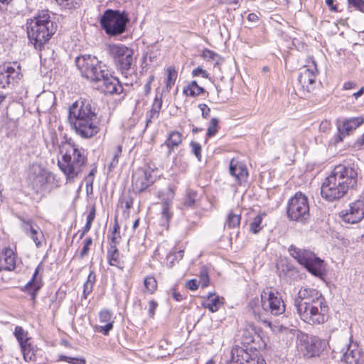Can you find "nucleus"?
<instances>
[{"instance_id": "nucleus-25", "label": "nucleus", "mask_w": 364, "mask_h": 364, "mask_svg": "<svg viewBox=\"0 0 364 364\" xmlns=\"http://www.w3.org/2000/svg\"><path fill=\"white\" fill-rule=\"evenodd\" d=\"M229 171L230 173L238 181L247 178L248 176L245 165L234 159L230 161Z\"/></svg>"}, {"instance_id": "nucleus-42", "label": "nucleus", "mask_w": 364, "mask_h": 364, "mask_svg": "<svg viewBox=\"0 0 364 364\" xmlns=\"http://www.w3.org/2000/svg\"><path fill=\"white\" fill-rule=\"evenodd\" d=\"M219 119L215 117L212 118L207 129V137L211 138L215 136L219 130Z\"/></svg>"}, {"instance_id": "nucleus-55", "label": "nucleus", "mask_w": 364, "mask_h": 364, "mask_svg": "<svg viewBox=\"0 0 364 364\" xmlns=\"http://www.w3.org/2000/svg\"><path fill=\"white\" fill-rule=\"evenodd\" d=\"M198 108L201 111V115L203 118L208 119L210 115V109L205 104H200L198 105Z\"/></svg>"}, {"instance_id": "nucleus-59", "label": "nucleus", "mask_w": 364, "mask_h": 364, "mask_svg": "<svg viewBox=\"0 0 364 364\" xmlns=\"http://www.w3.org/2000/svg\"><path fill=\"white\" fill-rule=\"evenodd\" d=\"M149 315L150 317L153 318L154 316V311H155V309H156V307L158 306V304L156 301H154V300H151L149 302Z\"/></svg>"}, {"instance_id": "nucleus-21", "label": "nucleus", "mask_w": 364, "mask_h": 364, "mask_svg": "<svg viewBox=\"0 0 364 364\" xmlns=\"http://www.w3.org/2000/svg\"><path fill=\"white\" fill-rule=\"evenodd\" d=\"M16 256L10 247L0 251V272L13 271L16 268Z\"/></svg>"}, {"instance_id": "nucleus-3", "label": "nucleus", "mask_w": 364, "mask_h": 364, "mask_svg": "<svg viewBox=\"0 0 364 364\" xmlns=\"http://www.w3.org/2000/svg\"><path fill=\"white\" fill-rule=\"evenodd\" d=\"M60 150L62 158L58 160V166L65 176L66 183H74L87 161L85 150L70 138L62 142Z\"/></svg>"}, {"instance_id": "nucleus-52", "label": "nucleus", "mask_w": 364, "mask_h": 364, "mask_svg": "<svg viewBox=\"0 0 364 364\" xmlns=\"http://www.w3.org/2000/svg\"><path fill=\"white\" fill-rule=\"evenodd\" d=\"M349 6L354 7L356 10L364 13V0H348Z\"/></svg>"}, {"instance_id": "nucleus-49", "label": "nucleus", "mask_w": 364, "mask_h": 364, "mask_svg": "<svg viewBox=\"0 0 364 364\" xmlns=\"http://www.w3.org/2000/svg\"><path fill=\"white\" fill-rule=\"evenodd\" d=\"M202 57L203 59L210 61V60H216V64H218V60L217 59L220 58L218 54L215 52L210 50L208 48H205L202 53Z\"/></svg>"}, {"instance_id": "nucleus-47", "label": "nucleus", "mask_w": 364, "mask_h": 364, "mask_svg": "<svg viewBox=\"0 0 364 364\" xmlns=\"http://www.w3.org/2000/svg\"><path fill=\"white\" fill-rule=\"evenodd\" d=\"M11 83L4 66L0 67V88H6Z\"/></svg>"}, {"instance_id": "nucleus-31", "label": "nucleus", "mask_w": 364, "mask_h": 364, "mask_svg": "<svg viewBox=\"0 0 364 364\" xmlns=\"http://www.w3.org/2000/svg\"><path fill=\"white\" fill-rule=\"evenodd\" d=\"M364 123V117H352L343 122V129L346 135Z\"/></svg>"}, {"instance_id": "nucleus-20", "label": "nucleus", "mask_w": 364, "mask_h": 364, "mask_svg": "<svg viewBox=\"0 0 364 364\" xmlns=\"http://www.w3.org/2000/svg\"><path fill=\"white\" fill-rule=\"evenodd\" d=\"M43 270V267L42 264L40 263L36 268L31 279L23 288V290L28 292L33 301H36L38 292L43 285L42 278L38 277L39 272Z\"/></svg>"}, {"instance_id": "nucleus-56", "label": "nucleus", "mask_w": 364, "mask_h": 364, "mask_svg": "<svg viewBox=\"0 0 364 364\" xmlns=\"http://www.w3.org/2000/svg\"><path fill=\"white\" fill-rule=\"evenodd\" d=\"M95 215H96V208H95V205H93L91 207L89 214L87 216V221H86L87 225L92 226V223L95 218Z\"/></svg>"}, {"instance_id": "nucleus-2", "label": "nucleus", "mask_w": 364, "mask_h": 364, "mask_svg": "<svg viewBox=\"0 0 364 364\" xmlns=\"http://www.w3.org/2000/svg\"><path fill=\"white\" fill-rule=\"evenodd\" d=\"M68 120L75 132L88 139L100 131L97 107L92 100L80 98L69 107Z\"/></svg>"}, {"instance_id": "nucleus-23", "label": "nucleus", "mask_w": 364, "mask_h": 364, "mask_svg": "<svg viewBox=\"0 0 364 364\" xmlns=\"http://www.w3.org/2000/svg\"><path fill=\"white\" fill-rule=\"evenodd\" d=\"M21 228L25 232V234L29 236L32 240L35 242L37 247H39L41 245V240L38 238L40 230L39 227L36 224H33L31 220H22ZM40 235L42 236L43 234L41 232Z\"/></svg>"}, {"instance_id": "nucleus-29", "label": "nucleus", "mask_w": 364, "mask_h": 364, "mask_svg": "<svg viewBox=\"0 0 364 364\" xmlns=\"http://www.w3.org/2000/svg\"><path fill=\"white\" fill-rule=\"evenodd\" d=\"M162 107V99L156 95L154 100L151 109L146 113V127H148L152 122V119H156L159 117L160 111Z\"/></svg>"}, {"instance_id": "nucleus-5", "label": "nucleus", "mask_w": 364, "mask_h": 364, "mask_svg": "<svg viewBox=\"0 0 364 364\" xmlns=\"http://www.w3.org/2000/svg\"><path fill=\"white\" fill-rule=\"evenodd\" d=\"M134 50L123 44H112L109 46V55L117 68L127 80L126 85H132L133 77L136 74V66L134 60Z\"/></svg>"}, {"instance_id": "nucleus-48", "label": "nucleus", "mask_w": 364, "mask_h": 364, "mask_svg": "<svg viewBox=\"0 0 364 364\" xmlns=\"http://www.w3.org/2000/svg\"><path fill=\"white\" fill-rule=\"evenodd\" d=\"M92 239L90 237L85 238L83 242V247L79 253V257L82 259L88 255L90 246L92 245Z\"/></svg>"}, {"instance_id": "nucleus-38", "label": "nucleus", "mask_w": 364, "mask_h": 364, "mask_svg": "<svg viewBox=\"0 0 364 364\" xmlns=\"http://www.w3.org/2000/svg\"><path fill=\"white\" fill-rule=\"evenodd\" d=\"M171 204L172 200L170 199L164 200L162 202L161 220H164V225L165 223L168 224L172 217V213L170 211Z\"/></svg>"}, {"instance_id": "nucleus-9", "label": "nucleus", "mask_w": 364, "mask_h": 364, "mask_svg": "<svg viewBox=\"0 0 364 364\" xmlns=\"http://www.w3.org/2000/svg\"><path fill=\"white\" fill-rule=\"evenodd\" d=\"M287 215L289 220L306 224L310 218L308 198L301 192H296L288 200Z\"/></svg>"}, {"instance_id": "nucleus-13", "label": "nucleus", "mask_w": 364, "mask_h": 364, "mask_svg": "<svg viewBox=\"0 0 364 364\" xmlns=\"http://www.w3.org/2000/svg\"><path fill=\"white\" fill-rule=\"evenodd\" d=\"M298 339L297 348L304 357L310 358L320 355L323 343L318 337L301 333Z\"/></svg>"}, {"instance_id": "nucleus-63", "label": "nucleus", "mask_w": 364, "mask_h": 364, "mask_svg": "<svg viewBox=\"0 0 364 364\" xmlns=\"http://www.w3.org/2000/svg\"><path fill=\"white\" fill-rule=\"evenodd\" d=\"M355 144L358 147L359 149L364 148V132L362 136L358 138Z\"/></svg>"}, {"instance_id": "nucleus-6", "label": "nucleus", "mask_w": 364, "mask_h": 364, "mask_svg": "<svg viewBox=\"0 0 364 364\" xmlns=\"http://www.w3.org/2000/svg\"><path fill=\"white\" fill-rule=\"evenodd\" d=\"M75 65L81 76L92 83H98L109 70L107 65L92 55H82L75 58Z\"/></svg>"}, {"instance_id": "nucleus-4", "label": "nucleus", "mask_w": 364, "mask_h": 364, "mask_svg": "<svg viewBox=\"0 0 364 364\" xmlns=\"http://www.w3.org/2000/svg\"><path fill=\"white\" fill-rule=\"evenodd\" d=\"M57 23L50 19L48 10L40 11L27 27V34L30 42L36 50H41L56 32Z\"/></svg>"}, {"instance_id": "nucleus-8", "label": "nucleus", "mask_w": 364, "mask_h": 364, "mask_svg": "<svg viewBox=\"0 0 364 364\" xmlns=\"http://www.w3.org/2000/svg\"><path fill=\"white\" fill-rule=\"evenodd\" d=\"M288 251L291 256L303 265L308 272L318 278H323L326 274L324 262L314 252L299 249L293 245L289 247Z\"/></svg>"}, {"instance_id": "nucleus-37", "label": "nucleus", "mask_w": 364, "mask_h": 364, "mask_svg": "<svg viewBox=\"0 0 364 364\" xmlns=\"http://www.w3.org/2000/svg\"><path fill=\"white\" fill-rule=\"evenodd\" d=\"M14 336L18 341L20 347L30 341L31 338L28 336V332L19 326H16L14 329Z\"/></svg>"}, {"instance_id": "nucleus-62", "label": "nucleus", "mask_w": 364, "mask_h": 364, "mask_svg": "<svg viewBox=\"0 0 364 364\" xmlns=\"http://www.w3.org/2000/svg\"><path fill=\"white\" fill-rule=\"evenodd\" d=\"M346 132L343 130L341 131V129H338V133L335 136V142L336 143H339L341 141H343V136H345Z\"/></svg>"}, {"instance_id": "nucleus-36", "label": "nucleus", "mask_w": 364, "mask_h": 364, "mask_svg": "<svg viewBox=\"0 0 364 364\" xmlns=\"http://www.w3.org/2000/svg\"><path fill=\"white\" fill-rule=\"evenodd\" d=\"M241 220L240 214L235 213L232 211H230L228 215L225 223L224 228H235L239 226Z\"/></svg>"}, {"instance_id": "nucleus-11", "label": "nucleus", "mask_w": 364, "mask_h": 364, "mask_svg": "<svg viewBox=\"0 0 364 364\" xmlns=\"http://www.w3.org/2000/svg\"><path fill=\"white\" fill-rule=\"evenodd\" d=\"M318 70L316 61L312 58L311 65H305L300 70L297 80V90L301 97H306L307 94L313 92L316 85Z\"/></svg>"}, {"instance_id": "nucleus-15", "label": "nucleus", "mask_w": 364, "mask_h": 364, "mask_svg": "<svg viewBox=\"0 0 364 364\" xmlns=\"http://www.w3.org/2000/svg\"><path fill=\"white\" fill-rule=\"evenodd\" d=\"M341 220L348 224H355L364 218V198H360L349 204L348 208L339 213Z\"/></svg>"}, {"instance_id": "nucleus-22", "label": "nucleus", "mask_w": 364, "mask_h": 364, "mask_svg": "<svg viewBox=\"0 0 364 364\" xmlns=\"http://www.w3.org/2000/svg\"><path fill=\"white\" fill-rule=\"evenodd\" d=\"M250 311L254 316L255 319L261 321L266 323V311L264 306H263V301L262 296L260 299L259 298H255L250 301L248 304Z\"/></svg>"}, {"instance_id": "nucleus-34", "label": "nucleus", "mask_w": 364, "mask_h": 364, "mask_svg": "<svg viewBox=\"0 0 364 364\" xmlns=\"http://www.w3.org/2000/svg\"><path fill=\"white\" fill-rule=\"evenodd\" d=\"M198 192L192 189H188L183 200V205L186 208H194L198 200Z\"/></svg>"}, {"instance_id": "nucleus-50", "label": "nucleus", "mask_w": 364, "mask_h": 364, "mask_svg": "<svg viewBox=\"0 0 364 364\" xmlns=\"http://www.w3.org/2000/svg\"><path fill=\"white\" fill-rule=\"evenodd\" d=\"M210 279L208 273V270L205 268H202L200 271V281L199 284L202 288H205L208 286Z\"/></svg>"}, {"instance_id": "nucleus-16", "label": "nucleus", "mask_w": 364, "mask_h": 364, "mask_svg": "<svg viewBox=\"0 0 364 364\" xmlns=\"http://www.w3.org/2000/svg\"><path fill=\"white\" fill-rule=\"evenodd\" d=\"M154 183V176L149 169L138 168L132 174V186L135 193H142Z\"/></svg>"}, {"instance_id": "nucleus-44", "label": "nucleus", "mask_w": 364, "mask_h": 364, "mask_svg": "<svg viewBox=\"0 0 364 364\" xmlns=\"http://www.w3.org/2000/svg\"><path fill=\"white\" fill-rule=\"evenodd\" d=\"M58 361H64L69 364H86L87 361L82 357H70L65 355H59Z\"/></svg>"}, {"instance_id": "nucleus-45", "label": "nucleus", "mask_w": 364, "mask_h": 364, "mask_svg": "<svg viewBox=\"0 0 364 364\" xmlns=\"http://www.w3.org/2000/svg\"><path fill=\"white\" fill-rule=\"evenodd\" d=\"M111 242L109 244L117 245L119 242V240L121 238L120 236V226L117 222V218L114 219V224L113 226V230L112 231V234L110 236Z\"/></svg>"}, {"instance_id": "nucleus-51", "label": "nucleus", "mask_w": 364, "mask_h": 364, "mask_svg": "<svg viewBox=\"0 0 364 364\" xmlns=\"http://www.w3.org/2000/svg\"><path fill=\"white\" fill-rule=\"evenodd\" d=\"M190 146L191 147L192 153L195 155L197 159L200 161H201V145L194 141H191L190 143Z\"/></svg>"}, {"instance_id": "nucleus-14", "label": "nucleus", "mask_w": 364, "mask_h": 364, "mask_svg": "<svg viewBox=\"0 0 364 364\" xmlns=\"http://www.w3.org/2000/svg\"><path fill=\"white\" fill-rule=\"evenodd\" d=\"M262 300L266 314L270 313L272 315L279 316L285 311V305L279 293L274 291L272 288H266L263 290Z\"/></svg>"}, {"instance_id": "nucleus-33", "label": "nucleus", "mask_w": 364, "mask_h": 364, "mask_svg": "<svg viewBox=\"0 0 364 364\" xmlns=\"http://www.w3.org/2000/svg\"><path fill=\"white\" fill-rule=\"evenodd\" d=\"M21 350L26 361L36 360V349L30 341L21 346Z\"/></svg>"}, {"instance_id": "nucleus-57", "label": "nucleus", "mask_w": 364, "mask_h": 364, "mask_svg": "<svg viewBox=\"0 0 364 364\" xmlns=\"http://www.w3.org/2000/svg\"><path fill=\"white\" fill-rule=\"evenodd\" d=\"M199 282L196 279H190L186 282V287L191 290L195 291L198 289Z\"/></svg>"}, {"instance_id": "nucleus-27", "label": "nucleus", "mask_w": 364, "mask_h": 364, "mask_svg": "<svg viewBox=\"0 0 364 364\" xmlns=\"http://www.w3.org/2000/svg\"><path fill=\"white\" fill-rule=\"evenodd\" d=\"M361 353L358 347L354 345H349L347 350L344 353L343 359L347 364H360Z\"/></svg>"}, {"instance_id": "nucleus-28", "label": "nucleus", "mask_w": 364, "mask_h": 364, "mask_svg": "<svg viewBox=\"0 0 364 364\" xmlns=\"http://www.w3.org/2000/svg\"><path fill=\"white\" fill-rule=\"evenodd\" d=\"M4 66L9 74V77L12 84L17 82L23 76L21 73V68L18 63L13 62L12 64H4Z\"/></svg>"}, {"instance_id": "nucleus-10", "label": "nucleus", "mask_w": 364, "mask_h": 364, "mask_svg": "<svg viewBox=\"0 0 364 364\" xmlns=\"http://www.w3.org/2000/svg\"><path fill=\"white\" fill-rule=\"evenodd\" d=\"M314 303L298 304L295 306L301 320L309 324L323 323L328 318V306L326 301Z\"/></svg>"}, {"instance_id": "nucleus-17", "label": "nucleus", "mask_w": 364, "mask_h": 364, "mask_svg": "<svg viewBox=\"0 0 364 364\" xmlns=\"http://www.w3.org/2000/svg\"><path fill=\"white\" fill-rule=\"evenodd\" d=\"M326 301L322 294L317 289L314 288H309L306 287H302L299 292L298 296L294 301V306L298 304H307V303H315L318 305V301Z\"/></svg>"}, {"instance_id": "nucleus-32", "label": "nucleus", "mask_w": 364, "mask_h": 364, "mask_svg": "<svg viewBox=\"0 0 364 364\" xmlns=\"http://www.w3.org/2000/svg\"><path fill=\"white\" fill-rule=\"evenodd\" d=\"M205 92V90L199 86L196 80L191 82L188 85L185 86L183 90L184 95L192 97H196Z\"/></svg>"}, {"instance_id": "nucleus-7", "label": "nucleus", "mask_w": 364, "mask_h": 364, "mask_svg": "<svg viewBox=\"0 0 364 364\" xmlns=\"http://www.w3.org/2000/svg\"><path fill=\"white\" fill-rule=\"evenodd\" d=\"M129 21L126 11L108 9L100 16V23L107 36H117L127 31Z\"/></svg>"}, {"instance_id": "nucleus-18", "label": "nucleus", "mask_w": 364, "mask_h": 364, "mask_svg": "<svg viewBox=\"0 0 364 364\" xmlns=\"http://www.w3.org/2000/svg\"><path fill=\"white\" fill-rule=\"evenodd\" d=\"M100 82L102 85H100V89L105 94L119 95L123 92L122 83L112 75L111 70L108 71V75H105V77H102Z\"/></svg>"}, {"instance_id": "nucleus-26", "label": "nucleus", "mask_w": 364, "mask_h": 364, "mask_svg": "<svg viewBox=\"0 0 364 364\" xmlns=\"http://www.w3.org/2000/svg\"><path fill=\"white\" fill-rule=\"evenodd\" d=\"M107 259L110 266L117 267L118 268H123V262L120 259V253L117 247V245L109 244L107 250Z\"/></svg>"}, {"instance_id": "nucleus-53", "label": "nucleus", "mask_w": 364, "mask_h": 364, "mask_svg": "<svg viewBox=\"0 0 364 364\" xmlns=\"http://www.w3.org/2000/svg\"><path fill=\"white\" fill-rule=\"evenodd\" d=\"M65 9H75L80 6V4L76 0H65L62 4H58Z\"/></svg>"}, {"instance_id": "nucleus-64", "label": "nucleus", "mask_w": 364, "mask_h": 364, "mask_svg": "<svg viewBox=\"0 0 364 364\" xmlns=\"http://www.w3.org/2000/svg\"><path fill=\"white\" fill-rule=\"evenodd\" d=\"M334 0H326V5L330 8L332 11H337L338 8L336 5H334Z\"/></svg>"}, {"instance_id": "nucleus-39", "label": "nucleus", "mask_w": 364, "mask_h": 364, "mask_svg": "<svg viewBox=\"0 0 364 364\" xmlns=\"http://www.w3.org/2000/svg\"><path fill=\"white\" fill-rule=\"evenodd\" d=\"M177 72L173 67H168L167 69V78L166 82V88L168 92H170L171 89L175 84L177 78Z\"/></svg>"}, {"instance_id": "nucleus-19", "label": "nucleus", "mask_w": 364, "mask_h": 364, "mask_svg": "<svg viewBox=\"0 0 364 364\" xmlns=\"http://www.w3.org/2000/svg\"><path fill=\"white\" fill-rule=\"evenodd\" d=\"M183 141L181 132L173 130L168 132L165 141L160 146L161 151L166 158H169L175 149L178 148Z\"/></svg>"}, {"instance_id": "nucleus-58", "label": "nucleus", "mask_w": 364, "mask_h": 364, "mask_svg": "<svg viewBox=\"0 0 364 364\" xmlns=\"http://www.w3.org/2000/svg\"><path fill=\"white\" fill-rule=\"evenodd\" d=\"M133 198L131 196H124L122 199V203H124L127 210L130 209L133 205Z\"/></svg>"}, {"instance_id": "nucleus-60", "label": "nucleus", "mask_w": 364, "mask_h": 364, "mask_svg": "<svg viewBox=\"0 0 364 364\" xmlns=\"http://www.w3.org/2000/svg\"><path fill=\"white\" fill-rule=\"evenodd\" d=\"M85 180H86V191H87V194L89 193V188H91V193H92L94 178L87 176Z\"/></svg>"}, {"instance_id": "nucleus-41", "label": "nucleus", "mask_w": 364, "mask_h": 364, "mask_svg": "<svg viewBox=\"0 0 364 364\" xmlns=\"http://www.w3.org/2000/svg\"><path fill=\"white\" fill-rule=\"evenodd\" d=\"M265 214H259L253 220L250 225V231L253 234H257L262 228V223L263 216Z\"/></svg>"}, {"instance_id": "nucleus-24", "label": "nucleus", "mask_w": 364, "mask_h": 364, "mask_svg": "<svg viewBox=\"0 0 364 364\" xmlns=\"http://www.w3.org/2000/svg\"><path fill=\"white\" fill-rule=\"evenodd\" d=\"M112 314L109 310L101 311L99 315L100 321L105 323L104 326H96V331L107 336L109 331L113 328L114 321L112 320Z\"/></svg>"}, {"instance_id": "nucleus-12", "label": "nucleus", "mask_w": 364, "mask_h": 364, "mask_svg": "<svg viewBox=\"0 0 364 364\" xmlns=\"http://www.w3.org/2000/svg\"><path fill=\"white\" fill-rule=\"evenodd\" d=\"M228 364H266L260 352L256 348L236 346L232 349L231 360Z\"/></svg>"}, {"instance_id": "nucleus-40", "label": "nucleus", "mask_w": 364, "mask_h": 364, "mask_svg": "<svg viewBox=\"0 0 364 364\" xmlns=\"http://www.w3.org/2000/svg\"><path fill=\"white\" fill-rule=\"evenodd\" d=\"M220 305L219 297L215 294H209L208 296V303L205 306L211 312H215L218 310Z\"/></svg>"}, {"instance_id": "nucleus-61", "label": "nucleus", "mask_w": 364, "mask_h": 364, "mask_svg": "<svg viewBox=\"0 0 364 364\" xmlns=\"http://www.w3.org/2000/svg\"><path fill=\"white\" fill-rule=\"evenodd\" d=\"M91 227L90 225H87L85 224V225L84 226V228L81 230H79L77 232V233L80 235V239H82L85 235L90 231V230L91 229Z\"/></svg>"}, {"instance_id": "nucleus-30", "label": "nucleus", "mask_w": 364, "mask_h": 364, "mask_svg": "<svg viewBox=\"0 0 364 364\" xmlns=\"http://www.w3.org/2000/svg\"><path fill=\"white\" fill-rule=\"evenodd\" d=\"M48 174L43 170H41L40 172L33 178L32 181V185L36 192L45 190L48 182Z\"/></svg>"}, {"instance_id": "nucleus-35", "label": "nucleus", "mask_w": 364, "mask_h": 364, "mask_svg": "<svg viewBox=\"0 0 364 364\" xmlns=\"http://www.w3.org/2000/svg\"><path fill=\"white\" fill-rule=\"evenodd\" d=\"M95 281L96 274L94 271H91L87 277L86 282L83 285L82 297L85 299H86L88 295L92 293Z\"/></svg>"}, {"instance_id": "nucleus-43", "label": "nucleus", "mask_w": 364, "mask_h": 364, "mask_svg": "<svg viewBox=\"0 0 364 364\" xmlns=\"http://www.w3.org/2000/svg\"><path fill=\"white\" fill-rule=\"evenodd\" d=\"M122 152V146L118 145L117 146L116 149L113 151L112 156V159L110 161L108 168L109 171H112L118 164L119 163V158L121 156Z\"/></svg>"}, {"instance_id": "nucleus-54", "label": "nucleus", "mask_w": 364, "mask_h": 364, "mask_svg": "<svg viewBox=\"0 0 364 364\" xmlns=\"http://www.w3.org/2000/svg\"><path fill=\"white\" fill-rule=\"evenodd\" d=\"M192 75L193 77H197V76H200V75L203 78H208L209 77V74L208 73V72L206 70H203L200 67H198V68H195L192 71Z\"/></svg>"}, {"instance_id": "nucleus-1", "label": "nucleus", "mask_w": 364, "mask_h": 364, "mask_svg": "<svg viewBox=\"0 0 364 364\" xmlns=\"http://www.w3.org/2000/svg\"><path fill=\"white\" fill-rule=\"evenodd\" d=\"M358 165L346 162L334 167L321 187V197L328 202L338 200L358 183Z\"/></svg>"}, {"instance_id": "nucleus-46", "label": "nucleus", "mask_w": 364, "mask_h": 364, "mask_svg": "<svg viewBox=\"0 0 364 364\" xmlns=\"http://www.w3.org/2000/svg\"><path fill=\"white\" fill-rule=\"evenodd\" d=\"M144 284L146 289L150 294L155 292L157 288V282L156 279L152 276L145 277Z\"/></svg>"}]
</instances>
